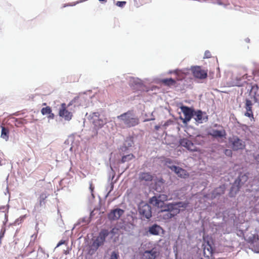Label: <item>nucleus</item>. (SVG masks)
I'll return each mask as SVG.
<instances>
[{
    "label": "nucleus",
    "mask_w": 259,
    "mask_h": 259,
    "mask_svg": "<svg viewBox=\"0 0 259 259\" xmlns=\"http://www.w3.org/2000/svg\"><path fill=\"white\" fill-rule=\"evenodd\" d=\"M181 204V202L168 203L160 207L161 210L158 212L159 217L164 220H168L174 217L180 212Z\"/></svg>",
    "instance_id": "f257e3e1"
},
{
    "label": "nucleus",
    "mask_w": 259,
    "mask_h": 259,
    "mask_svg": "<svg viewBox=\"0 0 259 259\" xmlns=\"http://www.w3.org/2000/svg\"><path fill=\"white\" fill-rule=\"evenodd\" d=\"M127 128L138 125L140 123L139 118L133 110H128L117 117Z\"/></svg>",
    "instance_id": "f03ea898"
},
{
    "label": "nucleus",
    "mask_w": 259,
    "mask_h": 259,
    "mask_svg": "<svg viewBox=\"0 0 259 259\" xmlns=\"http://www.w3.org/2000/svg\"><path fill=\"white\" fill-rule=\"evenodd\" d=\"M109 232L106 229L102 230L98 236L93 240L92 246L95 249H97L100 246L103 245L105 241L106 237L109 235Z\"/></svg>",
    "instance_id": "7ed1b4c3"
},
{
    "label": "nucleus",
    "mask_w": 259,
    "mask_h": 259,
    "mask_svg": "<svg viewBox=\"0 0 259 259\" xmlns=\"http://www.w3.org/2000/svg\"><path fill=\"white\" fill-rule=\"evenodd\" d=\"M138 210L142 220L149 219L152 217L151 207L148 204L141 203Z\"/></svg>",
    "instance_id": "20e7f679"
},
{
    "label": "nucleus",
    "mask_w": 259,
    "mask_h": 259,
    "mask_svg": "<svg viewBox=\"0 0 259 259\" xmlns=\"http://www.w3.org/2000/svg\"><path fill=\"white\" fill-rule=\"evenodd\" d=\"M180 109L185 116L184 118H182L183 122L184 124H187L193 117L194 110L193 108L186 106H182Z\"/></svg>",
    "instance_id": "39448f33"
},
{
    "label": "nucleus",
    "mask_w": 259,
    "mask_h": 259,
    "mask_svg": "<svg viewBox=\"0 0 259 259\" xmlns=\"http://www.w3.org/2000/svg\"><path fill=\"white\" fill-rule=\"evenodd\" d=\"M193 76L197 78L203 79L207 76V71L202 69L200 66H194L191 68Z\"/></svg>",
    "instance_id": "423d86ee"
},
{
    "label": "nucleus",
    "mask_w": 259,
    "mask_h": 259,
    "mask_svg": "<svg viewBox=\"0 0 259 259\" xmlns=\"http://www.w3.org/2000/svg\"><path fill=\"white\" fill-rule=\"evenodd\" d=\"M168 200L167 196L165 194H161L158 197L154 196L150 199V203L157 207H162L165 205L164 201Z\"/></svg>",
    "instance_id": "0eeeda50"
},
{
    "label": "nucleus",
    "mask_w": 259,
    "mask_h": 259,
    "mask_svg": "<svg viewBox=\"0 0 259 259\" xmlns=\"http://www.w3.org/2000/svg\"><path fill=\"white\" fill-rule=\"evenodd\" d=\"M59 115L67 121L70 120L73 116L72 113L66 109V105L65 103L61 104L59 111Z\"/></svg>",
    "instance_id": "6e6552de"
},
{
    "label": "nucleus",
    "mask_w": 259,
    "mask_h": 259,
    "mask_svg": "<svg viewBox=\"0 0 259 259\" xmlns=\"http://www.w3.org/2000/svg\"><path fill=\"white\" fill-rule=\"evenodd\" d=\"M244 184L242 180L238 177L234 182L230 190V195L231 197L234 196L239 191L241 187Z\"/></svg>",
    "instance_id": "1a4fd4ad"
},
{
    "label": "nucleus",
    "mask_w": 259,
    "mask_h": 259,
    "mask_svg": "<svg viewBox=\"0 0 259 259\" xmlns=\"http://www.w3.org/2000/svg\"><path fill=\"white\" fill-rule=\"evenodd\" d=\"M180 143L182 146L186 148L188 150L191 151H198V148L196 146L187 138L181 139L180 141Z\"/></svg>",
    "instance_id": "9d476101"
},
{
    "label": "nucleus",
    "mask_w": 259,
    "mask_h": 259,
    "mask_svg": "<svg viewBox=\"0 0 259 259\" xmlns=\"http://www.w3.org/2000/svg\"><path fill=\"white\" fill-rule=\"evenodd\" d=\"M168 168H170L172 171H174L178 177L182 178H188L189 176L187 171L179 166L175 165L168 166Z\"/></svg>",
    "instance_id": "9b49d317"
},
{
    "label": "nucleus",
    "mask_w": 259,
    "mask_h": 259,
    "mask_svg": "<svg viewBox=\"0 0 259 259\" xmlns=\"http://www.w3.org/2000/svg\"><path fill=\"white\" fill-rule=\"evenodd\" d=\"M124 210L120 208H116L112 210L108 215L109 220L111 221H115L118 220L123 214Z\"/></svg>",
    "instance_id": "f8f14e48"
},
{
    "label": "nucleus",
    "mask_w": 259,
    "mask_h": 259,
    "mask_svg": "<svg viewBox=\"0 0 259 259\" xmlns=\"http://www.w3.org/2000/svg\"><path fill=\"white\" fill-rule=\"evenodd\" d=\"M232 148L234 150L243 149L245 147V142L238 137H234L232 140Z\"/></svg>",
    "instance_id": "ddd939ff"
},
{
    "label": "nucleus",
    "mask_w": 259,
    "mask_h": 259,
    "mask_svg": "<svg viewBox=\"0 0 259 259\" xmlns=\"http://www.w3.org/2000/svg\"><path fill=\"white\" fill-rule=\"evenodd\" d=\"M245 108L246 111L244 113V115L250 118L251 120H254L253 113L252 109V103L250 100L248 99L246 100Z\"/></svg>",
    "instance_id": "4468645a"
},
{
    "label": "nucleus",
    "mask_w": 259,
    "mask_h": 259,
    "mask_svg": "<svg viewBox=\"0 0 259 259\" xmlns=\"http://www.w3.org/2000/svg\"><path fill=\"white\" fill-rule=\"evenodd\" d=\"M250 95L253 99L255 103L259 102V87L257 85H254L252 87Z\"/></svg>",
    "instance_id": "2eb2a0df"
},
{
    "label": "nucleus",
    "mask_w": 259,
    "mask_h": 259,
    "mask_svg": "<svg viewBox=\"0 0 259 259\" xmlns=\"http://www.w3.org/2000/svg\"><path fill=\"white\" fill-rule=\"evenodd\" d=\"M159 252L153 248L150 250H146L144 253L145 259H155L159 255Z\"/></svg>",
    "instance_id": "dca6fc26"
},
{
    "label": "nucleus",
    "mask_w": 259,
    "mask_h": 259,
    "mask_svg": "<svg viewBox=\"0 0 259 259\" xmlns=\"http://www.w3.org/2000/svg\"><path fill=\"white\" fill-rule=\"evenodd\" d=\"M153 179V176L150 172H140L139 176V180L140 182H151Z\"/></svg>",
    "instance_id": "f3484780"
},
{
    "label": "nucleus",
    "mask_w": 259,
    "mask_h": 259,
    "mask_svg": "<svg viewBox=\"0 0 259 259\" xmlns=\"http://www.w3.org/2000/svg\"><path fill=\"white\" fill-rule=\"evenodd\" d=\"M225 191V187L224 185L220 186L215 188L212 192L211 197L214 198L220 195L224 194Z\"/></svg>",
    "instance_id": "a211bd4d"
},
{
    "label": "nucleus",
    "mask_w": 259,
    "mask_h": 259,
    "mask_svg": "<svg viewBox=\"0 0 259 259\" xmlns=\"http://www.w3.org/2000/svg\"><path fill=\"white\" fill-rule=\"evenodd\" d=\"M208 134L215 138H222L225 137L226 132L225 130L219 131L217 130H213Z\"/></svg>",
    "instance_id": "6ab92c4d"
},
{
    "label": "nucleus",
    "mask_w": 259,
    "mask_h": 259,
    "mask_svg": "<svg viewBox=\"0 0 259 259\" xmlns=\"http://www.w3.org/2000/svg\"><path fill=\"white\" fill-rule=\"evenodd\" d=\"M193 117L195 120L199 123H202L204 119L203 118V113L202 111L200 110L194 111Z\"/></svg>",
    "instance_id": "aec40b11"
},
{
    "label": "nucleus",
    "mask_w": 259,
    "mask_h": 259,
    "mask_svg": "<svg viewBox=\"0 0 259 259\" xmlns=\"http://www.w3.org/2000/svg\"><path fill=\"white\" fill-rule=\"evenodd\" d=\"M163 231L162 228L157 225L154 224L149 228V232L151 234L158 235L160 231Z\"/></svg>",
    "instance_id": "412c9836"
},
{
    "label": "nucleus",
    "mask_w": 259,
    "mask_h": 259,
    "mask_svg": "<svg viewBox=\"0 0 259 259\" xmlns=\"http://www.w3.org/2000/svg\"><path fill=\"white\" fill-rule=\"evenodd\" d=\"M2 128L1 137L7 141L9 138V130L8 127L1 126Z\"/></svg>",
    "instance_id": "4be33fe9"
},
{
    "label": "nucleus",
    "mask_w": 259,
    "mask_h": 259,
    "mask_svg": "<svg viewBox=\"0 0 259 259\" xmlns=\"http://www.w3.org/2000/svg\"><path fill=\"white\" fill-rule=\"evenodd\" d=\"M161 82L164 84L168 86L174 85L176 84V81L175 79L170 78H165L161 80Z\"/></svg>",
    "instance_id": "5701e85b"
},
{
    "label": "nucleus",
    "mask_w": 259,
    "mask_h": 259,
    "mask_svg": "<svg viewBox=\"0 0 259 259\" xmlns=\"http://www.w3.org/2000/svg\"><path fill=\"white\" fill-rule=\"evenodd\" d=\"M48 195L46 193H41L38 198L39 200V204L40 206H42V205L45 204V200L47 198Z\"/></svg>",
    "instance_id": "b1692460"
},
{
    "label": "nucleus",
    "mask_w": 259,
    "mask_h": 259,
    "mask_svg": "<svg viewBox=\"0 0 259 259\" xmlns=\"http://www.w3.org/2000/svg\"><path fill=\"white\" fill-rule=\"evenodd\" d=\"M134 157L135 156L133 154H130L126 155H124L122 156L121 160V162L124 163L125 162L129 161L131 160L132 159H133Z\"/></svg>",
    "instance_id": "393cba45"
},
{
    "label": "nucleus",
    "mask_w": 259,
    "mask_h": 259,
    "mask_svg": "<svg viewBox=\"0 0 259 259\" xmlns=\"http://www.w3.org/2000/svg\"><path fill=\"white\" fill-rule=\"evenodd\" d=\"M52 112L51 108L50 106L42 108L41 110V113L42 115H47Z\"/></svg>",
    "instance_id": "a878e982"
},
{
    "label": "nucleus",
    "mask_w": 259,
    "mask_h": 259,
    "mask_svg": "<svg viewBox=\"0 0 259 259\" xmlns=\"http://www.w3.org/2000/svg\"><path fill=\"white\" fill-rule=\"evenodd\" d=\"M238 177L242 180V182H243L244 184L247 182L248 179V177L246 174L241 173Z\"/></svg>",
    "instance_id": "bb28decb"
},
{
    "label": "nucleus",
    "mask_w": 259,
    "mask_h": 259,
    "mask_svg": "<svg viewBox=\"0 0 259 259\" xmlns=\"http://www.w3.org/2000/svg\"><path fill=\"white\" fill-rule=\"evenodd\" d=\"M118 258L119 253L117 251H114L111 253L110 259H118Z\"/></svg>",
    "instance_id": "cd10ccee"
},
{
    "label": "nucleus",
    "mask_w": 259,
    "mask_h": 259,
    "mask_svg": "<svg viewBox=\"0 0 259 259\" xmlns=\"http://www.w3.org/2000/svg\"><path fill=\"white\" fill-rule=\"evenodd\" d=\"M25 123V120L23 119H16L15 125L19 126L20 124H23Z\"/></svg>",
    "instance_id": "c85d7f7f"
},
{
    "label": "nucleus",
    "mask_w": 259,
    "mask_h": 259,
    "mask_svg": "<svg viewBox=\"0 0 259 259\" xmlns=\"http://www.w3.org/2000/svg\"><path fill=\"white\" fill-rule=\"evenodd\" d=\"M256 239H258V238H256L254 235H252L251 237L248 238L247 242L249 243H253Z\"/></svg>",
    "instance_id": "c756f323"
},
{
    "label": "nucleus",
    "mask_w": 259,
    "mask_h": 259,
    "mask_svg": "<svg viewBox=\"0 0 259 259\" xmlns=\"http://www.w3.org/2000/svg\"><path fill=\"white\" fill-rule=\"evenodd\" d=\"M211 57V54L210 51H206L204 53V58H210Z\"/></svg>",
    "instance_id": "7c9ffc66"
},
{
    "label": "nucleus",
    "mask_w": 259,
    "mask_h": 259,
    "mask_svg": "<svg viewBox=\"0 0 259 259\" xmlns=\"http://www.w3.org/2000/svg\"><path fill=\"white\" fill-rule=\"evenodd\" d=\"M125 3H126L125 1H118L116 3V5L118 7H122L123 6H124L125 5Z\"/></svg>",
    "instance_id": "2f4dec72"
},
{
    "label": "nucleus",
    "mask_w": 259,
    "mask_h": 259,
    "mask_svg": "<svg viewBox=\"0 0 259 259\" xmlns=\"http://www.w3.org/2000/svg\"><path fill=\"white\" fill-rule=\"evenodd\" d=\"M224 153L228 156H231L232 154V150L230 149H226Z\"/></svg>",
    "instance_id": "473e14b6"
},
{
    "label": "nucleus",
    "mask_w": 259,
    "mask_h": 259,
    "mask_svg": "<svg viewBox=\"0 0 259 259\" xmlns=\"http://www.w3.org/2000/svg\"><path fill=\"white\" fill-rule=\"evenodd\" d=\"M164 162L166 165L172 163V160L170 158H166L164 160Z\"/></svg>",
    "instance_id": "72a5a7b5"
},
{
    "label": "nucleus",
    "mask_w": 259,
    "mask_h": 259,
    "mask_svg": "<svg viewBox=\"0 0 259 259\" xmlns=\"http://www.w3.org/2000/svg\"><path fill=\"white\" fill-rule=\"evenodd\" d=\"M94 187L93 186V184L92 183H91L90 184V189L91 190V192L92 193V195H93V192L94 191Z\"/></svg>",
    "instance_id": "f704fd0d"
},
{
    "label": "nucleus",
    "mask_w": 259,
    "mask_h": 259,
    "mask_svg": "<svg viewBox=\"0 0 259 259\" xmlns=\"http://www.w3.org/2000/svg\"><path fill=\"white\" fill-rule=\"evenodd\" d=\"M65 243V241L63 240H61V241H60L59 242V243H58L56 247H59V246H61V245L64 244Z\"/></svg>",
    "instance_id": "c9c22d12"
},
{
    "label": "nucleus",
    "mask_w": 259,
    "mask_h": 259,
    "mask_svg": "<svg viewBox=\"0 0 259 259\" xmlns=\"http://www.w3.org/2000/svg\"><path fill=\"white\" fill-rule=\"evenodd\" d=\"M5 233V229H4L3 230H2L0 233V240L4 237Z\"/></svg>",
    "instance_id": "e433bc0d"
},
{
    "label": "nucleus",
    "mask_w": 259,
    "mask_h": 259,
    "mask_svg": "<svg viewBox=\"0 0 259 259\" xmlns=\"http://www.w3.org/2000/svg\"><path fill=\"white\" fill-rule=\"evenodd\" d=\"M254 75L259 76V66L258 68L253 72Z\"/></svg>",
    "instance_id": "4c0bfd02"
},
{
    "label": "nucleus",
    "mask_w": 259,
    "mask_h": 259,
    "mask_svg": "<svg viewBox=\"0 0 259 259\" xmlns=\"http://www.w3.org/2000/svg\"><path fill=\"white\" fill-rule=\"evenodd\" d=\"M100 116V114L98 112H95L93 114V117H97L99 118Z\"/></svg>",
    "instance_id": "58836bf2"
},
{
    "label": "nucleus",
    "mask_w": 259,
    "mask_h": 259,
    "mask_svg": "<svg viewBox=\"0 0 259 259\" xmlns=\"http://www.w3.org/2000/svg\"><path fill=\"white\" fill-rule=\"evenodd\" d=\"M99 125L100 126H102L105 123V121H104L103 120H101V119H100L99 120Z\"/></svg>",
    "instance_id": "ea45409f"
},
{
    "label": "nucleus",
    "mask_w": 259,
    "mask_h": 259,
    "mask_svg": "<svg viewBox=\"0 0 259 259\" xmlns=\"http://www.w3.org/2000/svg\"><path fill=\"white\" fill-rule=\"evenodd\" d=\"M49 114V115L48 116L49 118L53 119L54 118V113H52V112H51V113Z\"/></svg>",
    "instance_id": "a19ab883"
},
{
    "label": "nucleus",
    "mask_w": 259,
    "mask_h": 259,
    "mask_svg": "<svg viewBox=\"0 0 259 259\" xmlns=\"http://www.w3.org/2000/svg\"><path fill=\"white\" fill-rule=\"evenodd\" d=\"M254 159L257 162H259V154L256 155L254 157Z\"/></svg>",
    "instance_id": "79ce46f5"
},
{
    "label": "nucleus",
    "mask_w": 259,
    "mask_h": 259,
    "mask_svg": "<svg viewBox=\"0 0 259 259\" xmlns=\"http://www.w3.org/2000/svg\"><path fill=\"white\" fill-rule=\"evenodd\" d=\"M134 82L136 83V84H137V85L141 84L139 82V81H134Z\"/></svg>",
    "instance_id": "37998d69"
},
{
    "label": "nucleus",
    "mask_w": 259,
    "mask_h": 259,
    "mask_svg": "<svg viewBox=\"0 0 259 259\" xmlns=\"http://www.w3.org/2000/svg\"><path fill=\"white\" fill-rule=\"evenodd\" d=\"M218 4L219 5H221L222 4V3L221 2V1H218Z\"/></svg>",
    "instance_id": "c03bdc74"
},
{
    "label": "nucleus",
    "mask_w": 259,
    "mask_h": 259,
    "mask_svg": "<svg viewBox=\"0 0 259 259\" xmlns=\"http://www.w3.org/2000/svg\"><path fill=\"white\" fill-rule=\"evenodd\" d=\"M94 122L96 124V125H97V123H96V121L95 119L94 120Z\"/></svg>",
    "instance_id": "a18cd8bd"
},
{
    "label": "nucleus",
    "mask_w": 259,
    "mask_h": 259,
    "mask_svg": "<svg viewBox=\"0 0 259 259\" xmlns=\"http://www.w3.org/2000/svg\"><path fill=\"white\" fill-rule=\"evenodd\" d=\"M113 185H112V186H111V190H112L113 189Z\"/></svg>",
    "instance_id": "49530a36"
},
{
    "label": "nucleus",
    "mask_w": 259,
    "mask_h": 259,
    "mask_svg": "<svg viewBox=\"0 0 259 259\" xmlns=\"http://www.w3.org/2000/svg\"><path fill=\"white\" fill-rule=\"evenodd\" d=\"M43 105H46V103H43Z\"/></svg>",
    "instance_id": "de8ad7c7"
},
{
    "label": "nucleus",
    "mask_w": 259,
    "mask_h": 259,
    "mask_svg": "<svg viewBox=\"0 0 259 259\" xmlns=\"http://www.w3.org/2000/svg\"><path fill=\"white\" fill-rule=\"evenodd\" d=\"M65 254H67V251H66V252H65Z\"/></svg>",
    "instance_id": "09e8293b"
},
{
    "label": "nucleus",
    "mask_w": 259,
    "mask_h": 259,
    "mask_svg": "<svg viewBox=\"0 0 259 259\" xmlns=\"http://www.w3.org/2000/svg\"><path fill=\"white\" fill-rule=\"evenodd\" d=\"M1 164H1V161H0V165H1Z\"/></svg>",
    "instance_id": "8fccbe9b"
}]
</instances>
